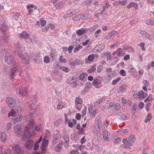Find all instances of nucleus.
Instances as JSON below:
<instances>
[{"instance_id":"11","label":"nucleus","mask_w":154,"mask_h":154,"mask_svg":"<svg viewBox=\"0 0 154 154\" xmlns=\"http://www.w3.org/2000/svg\"><path fill=\"white\" fill-rule=\"evenodd\" d=\"M101 83V80L97 78H95L92 83L94 86H95L96 88H98L101 87L100 85Z\"/></svg>"},{"instance_id":"34","label":"nucleus","mask_w":154,"mask_h":154,"mask_svg":"<svg viewBox=\"0 0 154 154\" xmlns=\"http://www.w3.org/2000/svg\"><path fill=\"white\" fill-rule=\"evenodd\" d=\"M82 46L80 45H79L75 47L74 48L73 51L74 52H78L79 49L82 48Z\"/></svg>"},{"instance_id":"38","label":"nucleus","mask_w":154,"mask_h":154,"mask_svg":"<svg viewBox=\"0 0 154 154\" xmlns=\"http://www.w3.org/2000/svg\"><path fill=\"white\" fill-rule=\"evenodd\" d=\"M105 55L107 56L108 59H111L112 58V57L111 56V53L109 51H107L105 53Z\"/></svg>"},{"instance_id":"21","label":"nucleus","mask_w":154,"mask_h":154,"mask_svg":"<svg viewBox=\"0 0 154 154\" xmlns=\"http://www.w3.org/2000/svg\"><path fill=\"white\" fill-rule=\"evenodd\" d=\"M128 140L130 144H131L132 143H134L136 140L134 136L132 134H131L128 137Z\"/></svg>"},{"instance_id":"6","label":"nucleus","mask_w":154,"mask_h":154,"mask_svg":"<svg viewBox=\"0 0 154 154\" xmlns=\"http://www.w3.org/2000/svg\"><path fill=\"white\" fill-rule=\"evenodd\" d=\"M12 149L14 154H22L23 153V148L19 145H14L13 146Z\"/></svg>"},{"instance_id":"52","label":"nucleus","mask_w":154,"mask_h":154,"mask_svg":"<svg viewBox=\"0 0 154 154\" xmlns=\"http://www.w3.org/2000/svg\"><path fill=\"white\" fill-rule=\"evenodd\" d=\"M123 142L126 145H129L130 144L129 141H128L127 139L125 138H124L123 139Z\"/></svg>"},{"instance_id":"23","label":"nucleus","mask_w":154,"mask_h":154,"mask_svg":"<svg viewBox=\"0 0 154 154\" xmlns=\"http://www.w3.org/2000/svg\"><path fill=\"white\" fill-rule=\"evenodd\" d=\"M147 94L146 93H144L143 91H141L139 92L138 96L140 98H143L147 96Z\"/></svg>"},{"instance_id":"10","label":"nucleus","mask_w":154,"mask_h":154,"mask_svg":"<svg viewBox=\"0 0 154 154\" xmlns=\"http://www.w3.org/2000/svg\"><path fill=\"white\" fill-rule=\"evenodd\" d=\"M16 91L17 92H18L22 96H26L27 95V90L25 88L17 89Z\"/></svg>"},{"instance_id":"13","label":"nucleus","mask_w":154,"mask_h":154,"mask_svg":"<svg viewBox=\"0 0 154 154\" xmlns=\"http://www.w3.org/2000/svg\"><path fill=\"white\" fill-rule=\"evenodd\" d=\"M39 54L38 53H36L35 52H33L31 55V58L33 59V60L35 63H38Z\"/></svg>"},{"instance_id":"20","label":"nucleus","mask_w":154,"mask_h":154,"mask_svg":"<svg viewBox=\"0 0 154 154\" xmlns=\"http://www.w3.org/2000/svg\"><path fill=\"white\" fill-rule=\"evenodd\" d=\"M108 136V134L107 131L106 130H104L103 133V137L105 140L108 141L109 140Z\"/></svg>"},{"instance_id":"29","label":"nucleus","mask_w":154,"mask_h":154,"mask_svg":"<svg viewBox=\"0 0 154 154\" xmlns=\"http://www.w3.org/2000/svg\"><path fill=\"white\" fill-rule=\"evenodd\" d=\"M83 63L84 62L83 61L79 59H76L74 61V65H79L80 64L82 65Z\"/></svg>"},{"instance_id":"60","label":"nucleus","mask_w":154,"mask_h":154,"mask_svg":"<svg viewBox=\"0 0 154 154\" xmlns=\"http://www.w3.org/2000/svg\"><path fill=\"white\" fill-rule=\"evenodd\" d=\"M69 64L71 65H74V61H72V58H70L69 60Z\"/></svg>"},{"instance_id":"24","label":"nucleus","mask_w":154,"mask_h":154,"mask_svg":"<svg viewBox=\"0 0 154 154\" xmlns=\"http://www.w3.org/2000/svg\"><path fill=\"white\" fill-rule=\"evenodd\" d=\"M86 30L84 29H79L76 31V33L78 35H81L86 32Z\"/></svg>"},{"instance_id":"33","label":"nucleus","mask_w":154,"mask_h":154,"mask_svg":"<svg viewBox=\"0 0 154 154\" xmlns=\"http://www.w3.org/2000/svg\"><path fill=\"white\" fill-rule=\"evenodd\" d=\"M23 117V116L22 115H19L17 116L15 119V121L17 122H19L22 120Z\"/></svg>"},{"instance_id":"62","label":"nucleus","mask_w":154,"mask_h":154,"mask_svg":"<svg viewBox=\"0 0 154 154\" xmlns=\"http://www.w3.org/2000/svg\"><path fill=\"white\" fill-rule=\"evenodd\" d=\"M59 140L57 139L56 138H55L54 137H52V142L54 143H56Z\"/></svg>"},{"instance_id":"7","label":"nucleus","mask_w":154,"mask_h":154,"mask_svg":"<svg viewBox=\"0 0 154 154\" xmlns=\"http://www.w3.org/2000/svg\"><path fill=\"white\" fill-rule=\"evenodd\" d=\"M4 59L5 63L8 65H11L14 61V58L11 55L5 56Z\"/></svg>"},{"instance_id":"37","label":"nucleus","mask_w":154,"mask_h":154,"mask_svg":"<svg viewBox=\"0 0 154 154\" xmlns=\"http://www.w3.org/2000/svg\"><path fill=\"white\" fill-rule=\"evenodd\" d=\"M41 25L42 26H45L46 25V21L44 20L43 18H41L40 20Z\"/></svg>"},{"instance_id":"32","label":"nucleus","mask_w":154,"mask_h":154,"mask_svg":"<svg viewBox=\"0 0 154 154\" xmlns=\"http://www.w3.org/2000/svg\"><path fill=\"white\" fill-rule=\"evenodd\" d=\"M16 112L13 109H11L10 113L8 114V116H14L16 114Z\"/></svg>"},{"instance_id":"27","label":"nucleus","mask_w":154,"mask_h":154,"mask_svg":"<svg viewBox=\"0 0 154 154\" xmlns=\"http://www.w3.org/2000/svg\"><path fill=\"white\" fill-rule=\"evenodd\" d=\"M96 65H94L92 66L91 67V69H88L87 70V73H90L92 72H94L96 70Z\"/></svg>"},{"instance_id":"48","label":"nucleus","mask_w":154,"mask_h":154,"mask_svg":"<svg viewBox=\"0 0 154 154\" xmlns=\"http://www.w3.org/2000/svg\"><path fill=\"white\" fill-rule=\"evenodd\" d=\"M85 76V74L84 73H82L81 74L79 77V79L81 81H83Z\"/></svg>"},{"instance_id":"44","label":"nucleus","mask_w":154,"mask_h":154,"mask_svg":"<svg viewBox=\"0 0 154 154\" xmlns=\"http://www.w3.org/2000/svg\"><path fill=\"white\" fill-rule=\"evenodd\" d=\"M136 106L135 104H133L132 106V112L133 114L135 113V111L136 109Z\"/></svg>"},{"instance_id":"50","label":"nucleus","mask_w":154,"mask_h":154,"mask_svg":"<svg viewBox=\"0 0 154 154\" xmlns=\"http://www.w3.org/2000/svg\"><path fill=\"white\" fill-rule=\"evenodd\" d=\"M103 69V66L101 65H99L97 67V71L98 72H100Z\"/></svg>"},{"instance_id":"57","label":"nucleus","mask_w":154,"mask_h":154,"mask_svg":"<svg viewBox=\"0 0 154 154\" xmlns=\"http://www.w3.org/2000/svg\"><path fill=\"white\" fill-rule=\"evenodd\" d=\"M31 8H35L36 9V7H35V6L33 5L32 4H30L29 5H28L27 7V8L28 9H30Z\"/></svg>"},{"instance_id":"45","label":"nucleus","mask_w":154,"mask_h":154,"mask_svg":"<svg viewBox=\"0 0 154 154\" xmlns=\"http://www.w3.org/2000/svg\"><path fill=\"white\" fill-rule=\"evenodd\" d=\"M119 73L122 76H125L126 75L125 71L123 69L120 70Z\"/></svg>"},{"instance_id":"30","label":"nucleus","mask_w":154,"mask_h":154,"mask_svg":"<svg viewBox=\"0 0 154 154\" xmlns=\"http://www.w3.org/2000/svg\"><path fill=\"white\" fill-rule=\"evenodd\" d=\"M60 69L63 71L66 72H68L69 71V69L68 67L64 66H60Z\"/></svg>"},{"instance_id":"12","label":"nucleus","mask_w":154,"mask_h":154,"mask_svg":"<svg viewBox=\"0 0 154 154\" xmlns=\"http://www.w3.org/2000/svg\"><path fill=\"white\" fill-rule=\"evenodd\" d=\"M14 129L15 134L18 137L19 136L22 130V128L19 125H17L14 127Z\"/></svg>"},{"instance_id":"54","label":"nucleus","mask_w":154,"mask_h":154,"mask_svg":"<svg viewBox=\"0 0 154 154\" xmlns=\"http://www.w3.org/2000/svg\"><path fill=\"white\" fill-rule=\"evenodd\" d=\"M114 107L116 110L118 109H120V105L119 104H116L114 105Z\"/></svg>"},{"instance_id":"22","label":"nucleus","mask_w":154,"mask_h":154,"mask_svg":"<svg viewBox=\"0 0 154 154\" xmlns=\"http://www.w3.org/2000/svg\"><path fill=\"white\" fill-rule=\"evenodd\" d=\"M0 139L3 142L6 140V134L5 132H3L1 133V134L0 135Z\"/></svg>"},{"instance_id":"64","label":"nucleus","mask_w":154,"mask_h":154,"mask_svg":"<svg viewBox=\"0 0 154 154\" xmlns=\"http://www.w3.org/2000/svg\"><path fill=\"white\" fill-rule=\"evenodd\" d=\"M86 108H85L82 111V117H84L86 115Z\"/></svg>"},{"instance_id":"53","label":"nucleus","mask_w":154,"mask_h":154,"mask_svg":"<svg viewBox=\"0 0 154 154\" xmlns=\"http://www.w3.org/2000/svg\"><path fill=\"white\" fill-rule=\"evenodd\" d=\"M127 3V1L126 0H124L122 1H119V4L122 5H125Z\"/></svg>"},{"instance_id":"8","label":"nucleus","mask_w":154,"mask_h":154,"mask_svg":"<svg viewBox=\"0 0 154 154\" xmlns=\"http://www.w3.org/2000/svg\"><path fill=\"white\" fill-rule=\"evenodd\" d=\"M6 102L8 104L11 108L14 107L15 104V100L11 97H8L7 98Z\"/></svg>"},{"instance_id":"15","label":"nucleus","mask_w":154,"mask_h":154,"mask_svg":"<svg viewBox=\"0 0 154 154\" xmlns=\"http://www.w3.org/2000/svg\"><path fill=\"white\" fill-rule=\"evenodd\" d=\"M20 36L21 37L24 39L28 38L29 37V34L25 31H23L20 34Z\"/></svg>"},{"instance_id":"51","label":"nucleus","mask_w":154,"mask_h":154,"mask_svg":"<svg viewBox=\"0 0 154 154\" xmlns=\"http://www.w3.org/2000/svg\"><path fill=\"white\" fill-rule=\"evenodd\" d=\"M152 118V116L150 114L148 115L146 119V122H147V121H149Z\"/></svg>"},{"instance_id":"41","label":"nucleus","mask_w":154,"mask_h":154,"mask_svg":"<svg viewBox=\"0 0 154 154\" xmlns=\"http://www.w3.org/2000/svg\"><path fill=\"white\" fill-rule=\"evenodd\" d=\"M122 50L121 48H119L116 51V52L118 53L117 55L119 56H120L121 54V53L122 52Z\"/></svg>"},{"instance_id":"47","label":"nucleus","mask_w":154,"mask_h":154,"mask_svg":"<svg viewBox=\"0 0 154 154\" xmlns=\"http://www.w3.org/2000/svg\"><path fill=\"white\" fill-rule=\"evenodd\" d=\"M44 60L45 63H48L49 61V58L48 57L45 56L44 57Z\"/></svg>"},{"instance_id":"1","label":"nucleus","mask_w":154,"mask_h":154,"mask_svg":"<svg viewBox=\"0 0 154 154\" xmlns=\"http://www.w3.org/2000/svg\"><path fill=\"white\" fill-rule=\"evenodd\" d=\"M27 129L29 130V131L27 132L26 131V132H24L21 138L22 140L27 141L25 144V146L26 149H30L32 148L34 142L31 140L28 141L32 136V135L31 131H29L30 128H29V129L28 130V128Z\"/></svg>"},{"instance_id":"42","label":"nucleus","mask_w":154,"mask_h":154,"mask_svg":"<svg viewBox=\"0 0 154 154\" xmlns=\"http://www.w3.org/2000/svg\"><path fill=\"white\" fill-rule=\"evenodd\" d=\"M59 60L62 63H65L66 62V60L65 59L63 58V57L62 56H60Z\"/></svg>"},{"instance_id":"4","label":"nucleus","mask_w":154,"mask_h":154,"mask_svg":"<svg viewBox=\"0 0 154 154\" xmlns=\"http://www.w3.org/2000/svg\"><path fill=\"white\" fill-rule=\"evenodd\" d=\"M17 55L22 60V62L25 64H27L29 60V56L27 53H23L20 51L17 53Z\"/></svg>"},{"instance_id":"25","label":"nucleus","mask_w":154,"mask_h":154,"mask_svg":"<svg viewBox=\"0 0 154 154\" xmlns=\"http://www.w3.org/2000/svg\"><path fill=\"white\" fill-rule=\"evenodd\" d=\"M106 72L107 73V74L108 75L109 78L110 77L112 78L113 77V75L110 74V73L112 74V72H114V71H112V69L110 68H107L106 69Z\"/></svg>"},{"instance_id":"35","label":"nucleus","mask_w":154,"mask_h":154,"mask_svg":"<svg viewBox=\"0 0 154 154\" xmlns=\"http://www.w3.org/2000/svg\"><path fill=\"white\" fill-rule=\"evenodd\" d=\"M146 23L148 25H154V21L152 20H148L146 21Z\"/></svg>"},{"instance_id":"63","label":"nucleus","mask_w":154,"mask_h":154,"mask_svg":"<svg viewBox=\"0 0 154 154\" xmlns=\"http://www.w3.org/2000/svg\"><path fill=\"white\" fill-rule=\"evenodd\" d=\"M14 15L16 17H18L20 15V14L18 12H15L14 11Z\"/></svg>"},{"instance_id":"17","label":"nucleus","mask_w":154,"mask_h":154,"mask_svg":"<svg viewBox=\"0 0 154 154\" xmlns=\"http://www.w3.org/2000/svg\"><path fill=\"white\" fill-rule=\"evenodd\" d=\"M63 146V143H60L58 144L55 147V151L57 152H60L61 149Z\"/></svg>"},{"instance_id":"46","label":"nucleus","mask_w":154,"mask_h":154,"mask_svg":"<svg viewBox=\"0 0 154 154\" xmlns=\"http://www.w3.org/2000/svg\"><path fill=\"white\" fill-rule=\"evenodd\" d=\"M61 120L60 119H58L54 122V125L56 126L59 125L61 123Z\"/></svg>"},{"instance_id":"16","label":"nucleus","mask_w":154,"mask_h":154,"mask_svg":"<svg viewBox=\"0 0 154 154\" xmlns=\"http://www.w3.org/2000/svg\"><path fill=\"white\" fill-rule=\"evenodd\" d=\"M64 5V2L62 1H59L55 5V6L57 7V9H60L62 8Z\"/></svg>"},{"instance_id":"40","label":"nucleus","mask_w":154,"mask_h":154,"mask_svg":"<svg viewBox=\"0 0 154 154\" xmlns=\"http://www.w3.org/2000/svg\"><path fill=\"white\" fill-rule=\"evenodd\" d=\"M121 79L120 77H118L117 79L114 80L112 81V84L113 85H115L117 82H118Z\"/></svg>"},{"instance_id":"59","label":"nucleus","mask_w":154,"mask_h":154,"mask_svg":"<svg viewBox=\"0 0 154 154\" xmlns=\"http://www.w3.org/2000/svg\"><path fill=\"white\" fill-rule=\"evenodd\" d=\"M53 137H54L55 138H56L59 140L60 138V135L59 134H54Z\"/></svg>"},{"instance_id":"61","label":"nucleus","mask_w":154,"mask_h":154,"mask_svg":"<svg viewBox=\"0 0 154 154\" xmlns=\"http://www.w3.org/2000/svg\"><path fill=\"white\" fill-rule=\"evenodd\" d=\"M78 152L76 150H72L69 152L70 154H78Z\"/></svg>"},{"instance_id":"43","label":"nucleus","mask_w":154,"mask_h":154,"mask_svg":"<svg viewBox=\"0 0 154 154\" xmlns=\"http://www.w3.org/2000/svg\"><path fill=\"white\" fill-rule=\"evenodd\" d=\"M81 14H77L74 17V19L75 20H79L81 18Z\"/></svg>"},{"instance_id":"56","label":"nucleus","mask_w":154,"mask_h":154,"mask_svg":"<svg viewBox=\"0 0 154 154\" xmlns=\"http://www.w3.org/2000/svg\"><path fill=\"white\" fill-rule=\"evenodd\" d=\"M140 33L141 35H145V36L146 37H148V36L147 35H148L147 33H146V32H145L144 31H141Z\"/></svg>"},{"instance_id":"19","label":"nucleus","mask_w":154,"mask_h":154,"mask_svg":"<svg viewBox=\"0 0 154 154\" xmlns=\"http://www.w3.org/2000/svg\"><path fill=\"white\" fill-rule=\"evenodd\" d=\"M132 7H134L136 9L138 8L137 4L136 3L133 2H132L130 3L127 7V8H131Z\"/></svg>"},{"instance_id":"18","label":"nucleus","mask_w":154,"mask_h":154,"mask_svg":"<svg viewBox=\"0 0 154 154\" xmlns=\"http://www.w3.org/2000/svg\"><path fill=\"white\" fill-rule=\"evenodd\" d=\"M76 120L75 119L70 120L68 122V125L69 127L72 128L76 124Z\"/></svg>"},{"instance_id":"28","label":"nucleus","mask_w":154,"mask_h":154,"mask_svg":"<svg viewBox=\"0 0 154 154\" xmlns=\"http://www.w3.org/2000/svg\"><path fill=\"white\" fill-rule=\"evenodd\" d=\"M65 106L64 103L62 102H59V103L57 106V108L58 109H61L63 108Z\"/></svg>"},{"instance_id":"49","label":"nucleus","mask_w":154,"mask_h":154,"mask_svg":"<svg viewBox=\"0 0 154 154\" xmlns=\"http://www.w3.org/2000/svg\"><path fill=\"white\" fill-rule=\"evenodd\" d=\"M11 151L9 149L7 148L5 150L4 154H11Z\"/></svg>"},{"instance_id":"39","label":"nucleus","mask_w":154,"mask_h":154,"mask_svg":"<svg viewBox=\"0 0 154 154\" xmlns=\"http://www.w3.org/2000/svg\"><path fill=\"white\" fill-rule=\"evenodd\" d=\"M88 58L90 61H92L94 58V56L93 54H91L88 57Z\"/></svg>"},{"instance_id":"31","label":"nucleus","mask_w":154,"mask_h":154,"mask_svg":"<svg viewBox=\"0 0 154 154\" xmlns=\"http://www.w3.org/2000/svg\"><path fill=\"white\" fill-rule=\"evenodd\" d=\"M126 85H122L119 88V92H122L124 91L126 89Z\"/></svg>"},{"instance_id":"9","label":"nucleus","mask_w":154,"mask_h":154,"mask_svg":"<svg viewBox=\"0 0 154 154\" xmlns=\"http://www.w3.org/2000/svg\"><path fill=\"white\" fill-rule=\"evenodd\" d=\"M18 74L17 70L16 67L13 68L10 71L9 73V77L11 79H12Z\"/></svg>"},{"instance_id":"36","label":"nucleus","mask_w":154,"mask_h":154,"mask_svg":"<svg viewBox=\"0 0 154 154\" xmlns=\"http://www.w3.org/2000/svg\"><path fill=\"white\" fill-rule=\"evenodd\" d=\"M82 99L76 98L75 100V103L77 104H81L82 103Z\"/></svg>"},{"instance_id":"26","label":"nucleus","mask_w":154,"mask_h":154,"mask_svg":"<svg viewBox=\"0 0 154 154\" xmlns=\"http://www.w3.org/2000/svg\"><path fill=\"white\" fill-rule=\"evenodd\" d=\"M129 72L130 73H133V74H136V70L132 66H130L129 68Z\"/></svg>"},{"instance_id":"3","label":"nucleus","mask_w":154,"mask_h":154,"mask_svg":"<svg viewBox=\"0 0 154 154\" xmlns=\"http://www.w3.org/2000/svg\"><path fill=\"white\" fill-rule=\"evenodd\" d=\"M48 143V140L46 137H45L43 139L42 143L40 145L42 154H45L47 152V146Z\"/></svg>"},{"instance_id":"2","label":"nucleus","mask_w":154,"mask_h":154,"mask_svg":"<svg viewBox=\"0 0 154 154\" xmlns=\"http://www.w3.org/2000/svg\"><path fill=\"white\" fill-rule=\"evenodd\" d=\"M34 122L33 120H32L30 122L29 125H28V126H27V127L26 128L25 132H26V131H27V132H28L29 130H28L27 129L28 128L29 130V128H30V129H29V131L30 130L32 132V134L33 135V134L34 135V133L35 132V131L40 132L42 130V129L41 128V125L36 126L35 129L34 128Z\"/></svg>"},{"instance_id":"5","label":"nucleus","mask_w":154,"mask_h":154,"mask_svg":"<svg viewBox=\"0 0 154 154\" xmlns=\"http://www.w3.org/2000/svg\"><path fill=\"white\" fill-rule=\"evenodd\" d=\"M1 28L2 29V31H1L2 33V32H3V35H2V40L5 42L7 43L9 40V37L7 36L4 32L8 28L7 26L4 25H2Z\"/></svg>"},{"instance_id":"55","label":"nucleus","mask_w":154,"mask_h":154,"mask_svg":"<svg viewBox=\"0 0 154 154\" xmlns=\"http://www.w3.org/2000/svg\"><path fill=\"white\" fill-rule=\"evenodd\" d=\"M39 146L38 143H36L34 145V149L35 150H37L39 148Z\"/></svg>"},{"instance_id":"58","label":"nucleus","mask_w":154,"mask_h":154,"mask_svg":"<svg viewBox=\"0 0 154 154\" xmlns=\"http://www.w3.org/2000/svg\"><path fill=\"white\" fill-rule=\"evenodd\" d=\"M81 115L80 114V113H77L76 115V119L78 120H79L81 119Z\"/></svg>"},{"instance_id":"14","label":"nucleus","mask_w":154,"mask_h":154,"mask_svg":"<svg viewBox=\"0 0 154 154\" xmlns=\"http://www.w3.org/2000/svg\"><path fill=\"white\" fill-rule=\"evenodd\" d=\"M76 81V78L72 76L67 79V82L69 84H73L75 83Z\"/></svg>"}]
</instances>
